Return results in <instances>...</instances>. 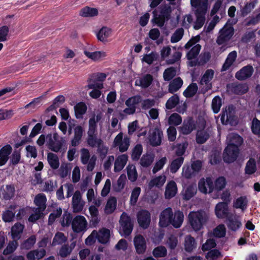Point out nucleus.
Returning <instances> with one entry per match:
<instances>
[{
	"mask_svg": "<svg viewBox=\"0 0 260 260\" xmlns=\"http://www.w3.org/2000/svg\"><path fill=\"white\" fill-rule=\"evenodd\" d=\"M12 151V148L9 144L5 145L0 149V166L6 164Z\"/></svg>",
	"mask_w": 260,
	"mask_h": 260,
	"instance_id": "20",
	"label": "nucleus"
},
{
	"mask_svg": "<svg viewBox=\"0 0 260 260\" xmlns=\"http://www.w3.org/2000/svg\"><path fill=\"white\" fill-rule=\"evenodd\" d=\"M190 4L193 8L196 17L193 28L198 30L200 29L205 22L206 15L208 10V0H190Z\"/></svg>",
	"mask_w": 260,
	"mask_h": 260,
	"instance_id": "1",
	"label": "nucleus"
},
{
	"mask_svg": "<svg viewBox=\"0 0 260 260\" xmlns=\"http://www.w3.org/2000/svg\"><path fill=\"white\" fill-rule=\"evenodd\" d=\"M36 242V237L35 235H32L28 239L24 240L21 244V248L22 249L28 250L31 249Z\"/></svg>",
	"mask_w": 260,
	"mask_h": 260,
	"instance_id": "44",
	"label": "nucleus"
},
{
	"mask_svg": "<svg viewBox=\"0 0 260 260\" xmlns=\"http://www.w3.org/2000/svg\"><path fill=\"white\" fill-rule=\"evenodd\" d=\"M153 76L149 74H146L140 80V86L142 88L148 87L152 83Z\"/></svg>",
	"mask_w": 260,
	"mask_h": 260,
	"instance_id": "54",
	"label": "nucleus"
},
{
	"mask_svg": "<svg viewBox=\"0 0 260 260\" xmlns=\"http://www.w3.org/2000/svg\"><path fill=\"white\" fill-rule=\"evenodd\" d=\"M84 54L89 58L94 61L99 60L106 56V53L104 51H95L89 52L87 50H84Z\"/></svg>",
	"mask_w": 260,
	"mask_h": 260,
	"instance_id": "42",
	"label": "nucleus"
},
{
	"mask_svg": "<svg viewBox=\"0 0 260 260\" xmlns=\"http://www.w3.org/2000/svg\"><path fill=\"white\" fill-rule=\"evenodd\" d=\"M76 117L77 119L82 118L83 115L87 111V106L83 102H80L74 107Z\"/></svg>",
	"mask_w": 260,
	"mask_h": 260,
	"instance_id": "30",
	"label": "nucleus"
},
{
	"mask_svg": "<svg viewBox=\"0 0 260 260\" xmlns=\"http://www.w3.org/2000/svg\"><path fill=\"white\" fill-rule=\"evenodd\" d=\"M256 2H252L245 4L244 7L241 9V16L245 17L254 8Z\"/></svg>",
	"mask_w": 260,
	"mask_h": 260,
	"instance_id": "60",
	"label": "nucleus"
},
{
	"mask_svg": "<svg viewBox=\"0 0 260 260\" xmlns=\"http://www.w3.org/2000/svg\"><path fill=\"white\" fill-rule=\"evenodd\" d=\"M21 159V153L20 151L18 150H15L12 153L10 158V166H15L18 165Z\"/></svg>",
	"mask_w": 260,
	"mask_h": 260,
	"instance_id": "52",
	"label": "nucleus"
},
{
	"mask_svg": "<svg viewBox=\"0 0 260 260\" xmlns=\"http://www.w3.org/2000/svg\"><path fill=\"white\" fill-rule=\"evenodd\" d=\"M222 105V100L221 98L218 96H215L212 100V109L213 112L215 114L218 113L220 110L221 106Z\"/></svg>",
	"mask_w": 260,
	"mask_h": 260,
	"instance_id": "48",
	"label": "nucleus"
},
{
	"mask_svg": "<svg viewBox=\"0 0 260 260\" xmlns=\"http://www.w3.org/2000/svg\"><path fill=\"white\" fill-rule=\"evenodd\" d=\"M229 138V142L227 146H233L239 148L243 142L242 137L237 134L230 135Z\"/></svg>",
	"mask_w": 260,
	"mask_h": 260,
	"instance_id": "33",
	"label": "nucleus"
},
{
	"mask_svg": "<svg viewBox=\"0 0 260 260\" xmlns=\"http://www.w3.org/2000/svg\"><path fill=\"white\" fill-rule=\"evenodd\" d=\"M226 225L228 228L233 232H236L242 226V223L238 217L234 216L232 214L227 217Z\"/></svg>",
	"mask_w": 260,
	"mask_h": 260,
	"instance_id": "16",
	"label": "nucleus"
},
{
	"mask_svg": "<svg viewBox=\"0 0 260 260\" xmlns=\"http://www.w3.org/2000/svg\"><path fill=\"white\" fill-rule=\"evenodd\" d=\"M239 148L233 146H226L222 153V158L224 162L231 164L234 162L238 158Z\"/></svg>",
	"mask_w": 260,
	"mask_h": 260,
	"instance_id": "6",
	"label": "nucleus"
},
{
	"mask_svg": "<svg viewBox=\"0 0 260 260\" xmlns=\"http://www.w3.org/2000/svg\"><path fill=\"white\" fill-rule=\"evenodd\" d=\"M137 221L139 226L147 229L151 222V214L147 210H141L137 213Z\"/></svg>",
	"mask_w": 260,
	"mask_h": 260,
	"instance_id": "10",
	"label": "nucleus"
},
{
	"mask_svg": "<svg viewBox=\"0 0 260 260\" xmlns=\"http://www.w3.org/2000/svg\"><path fill=\"white\" fill-rule=\"evenodd\" d=\"M182 122V118L180 115L176 113H173L170 115L168 119V123L170 125H178Z\"/></svg>",
	"mask_w": 260,
	"mask_h": 260,
	"instance_id": "59",
	"label": "nucleus"
},
{
	"mask_svg": "<svg viewBox=\"0 0 260 260\" xmlns=\"http://www.w3.org/2000/svg\"><path fill=\"white\" fill-rule=\"evenodd\" d=\"M248 201L246 196L238 198L234 203V207L236 209H241L242 211L246 209Z\"/></svg>",
	"mask_w": 260,
	"mask_h": 260,
	"instance_id": "34",
	"label": "nucleus"
},
{
	"mask_svg": "<svg viewBox=\"0 0 260 260\" xmlns=\"http://www.w3.org/2000/svg\"><path fill=\"white\" fill-rule=\"evenodd\" d=\"M143 151V147L141 144H137L133 149L131 158L134 161L139 159Z\"/></svg>",
	"mask_w": 260,
	"mask_h": 260,
	"instance_id": "51",
	"label": "nucleus"
},
{
	"mask_svg": "<svg viewBox=\"0 0 260 260\" xmlns=\"http://www.w3.org/2000/svg\"><path fill=\"white\" fill-rule=\"evenodd\" d=\"M209 138V134L205 131H198L196 135V142L198 144H203Z\"/></svg>",
	"mask_w": 260,
	"mask_h": 260,
	"instance_id": "47",
	"label": "nucleus"
},
{
	"mask_svg": "<svg viewBox=\"0 0 260 260\" xmlns=\"http://www.w3.org/2000/svg\"><path fill=\"white\" fill-rule=\"evenodd\" d=\"M166 180V177L165 176L160 175L152 179L150 182V185L151 186L161 187L164 184Z\"/></svg>",
	"mask_w": 260,
	"mask_h": 260,
	"instance_id": "62",
	"label": "nucleus"
},
{
	"mask_svg": "<svg viewBox=\"0 0 260 260\" xmlns=\"http://www.w3.org/2000/svg\"><path fill=\"white\" fill-rule=\"evenodd\" d=\"M15 187L13 184L6 185L4 188L3 186L0 189V193L5 200H10L14 197Z\"/></svg>",
	"mask_w": 260,
	"mask_h": 260,
	"instance_id": "19",
	"label": "nucleus"
},
{
	"mask_svg": "<svg viewBox=\"0 0 260 260\" xmlns=\"http://www.w3.org/2000/svg\"><path fill=\"white\" fill-rule=\"evenodd\" d=\"M188 220L190 225L195 231H200L207 221L204 213L201 211L189 213Z\"/></svg>",
	"mask_w": 260,
	"mask_h": 260,
	"instance_id": "3",
	"label": "nucleus"
},
{
	"mask_svg": "<svg viewBox=\"0 0 260 260\" xmlns=\"http://www.w3.org/2000/svg\"><path fill=\"white\" fill-rule=\"evenodd\" d=\"M87 222L85 218L82 215H77L72 222V228L76 233H84L86 231Z\"/></svg>",
	"mask_w": 260,
	"mask_h": 260,
	"instance_id": "7",
	"label": "nucleus"
},
{
	"mask_svg": "<svg viewBox=\"0 0 260 260\" xmlns=\"http://www.w3.org/2000/svg\"><path fill=\"white\" fill-rule=\"evenodd\" d=\"M235 108L233 105H229L227 109L226 108L225 110L223 109L220 114L221 123H223L224 119L225 117H228L231 115H235Z\"/></svg>",
	"mask_w": 260,
	"mask_h": 260,
	"instance_id": "41",
	"label": "nucleus"
},
{
	"mask_svg": "<svg viewBox=\"0 0 260 260\" xmlns=\"http://www.w3.org/2000/svg\"><path fill=\"white\" fill-rule=\"evenodd\" d=\"M198 87L196 83H191L183 91V95L187 98L193 97L197 92Z\"/></svg>",
	"mask_w": 260,
	"mask_h": 260,
	"instance_id": "37",
	"label": "nucleus"
},
{
	"mask_svg": "<svg viewBox=\"0 0 260 260\" xmlns=\"http://www.w3.org/2000/svg\"><path fill=\"white\" fill-rule=\"evenodd\" d=\"M251 129L253 134L260 136V120L256 117L252 121Z\"/></svg>",
	"mask_w": 260,
	"mask_h": 260,
	"instance_id": "64",
	"label": "nucleus"
},
{
	"mask_svg": "<svg viewBox=\"0 0 260 260\" xmlns=\"http://www.w3.org/2000/svg\"><path fill=\"white\" fill-rule=\"evenodd\" d=\"M47 160L50 167L54 170L57 169L59 166V160L56 154L49 152L47 154Z\"/></svg>",
	"mask_w": 260,
	"mask_h": 260,
	"instance_id": "36",
	"label": "nucleus"
},
{
	"mask_svg": "<svg viewBox=\"0 0 260 260\" xmlns=\"http://www.w3.org/2000/svg\"><path fill=\"white\" fill-rule=\"evenodd\" d=\"M234 32V27L226 23L219 31V36L217 38L216 43L220 45L226 43L232 39Z\"/></svg>",
	"mask_w": 260,
	"mask_h": 260,
	"instance_id": "5",
	"label": "nucleus"
},
{
	"mask_svg": "<svg viewBox=\"0 0 260 260\" xmlns=\"http://www.w3.org/2000/svg\"><path fill=\"white\" fill-rule=\"evenodd\" d=\"M117 200L115 197H110L107 201L105 207V212L107 214L112 213L115 210Z\"/></svg>",
	"mask_w": 260,
	"mask_h": 260,
	"instance_id": "28",
	"label": "nucleus"
},
{
	"mask_svg": "<svg viewBox=\"0 0 260 260\" xmlns=\"http://www.w3.org/2000/svg\"><path fill=\"white\" fill-rule=\"evenodd\" d=\"M47 147L51 151L58 152L60 151L62 147L65 143V140L63 138H60L59 140L54 141L52 137L51 134H48L46 135Z\"/></svg>",
	"mask_w": 260,
	"mask_h": 260,
	"instance_id": "9",
	"label": "nucleus"
},
{
	"mask_svg": "<svg viewBox=\"0 0 260 260\" xmlns=\"http://www.w3.org/2000/svg\"><path fill=\"white\" fill-rule=\"evenodd\" d=\"M154 160V156L151 154L143 155L140 159V165L144 168L149 167Z\"/></svg>",
	"mask_w": 260,
	"mask_h": 260,
	"instance_id": "53",
	"label": "nucleus"
},
{
	"mask_svg": "<svg viewBox=\"0 0 260 260\" xmlns=\"http://www.w3.org/2000/svg\"><path fill=\"white\" fill-rule=\"evenodd\" d=\"M24 229V225L19 222L16 223L11 229V236L13 240L20 239Z\"/></svg>",
	"mask_w": 260,
	"mask_h": 260,
	"instance_id": "21",
	"label": "nucleus"
},
{
	"mask_svg": "<svg viewBox=\"0 0 260 260\" xmlns=\"http://www.w3.org/2000/svg\"><path fill=\"white\" fill-rule=\"evenodd\" d=\"M183 81L180 77L173 79L169 85L168 91L171 93L177 91L182 86Z\"/></svg>",
	"mask_w": 260,
	"mask_h": 260,
	"instance_id": "26",
	"label": "nucleus"
},
{
	"mask_svg": "<svg viewBox=\"0 0 260 260\" xmlns=\"http://www.w3.org/2000/svg\"><path fill=\"white\" fill-rule=\"evenodd\" d=\"M84 130L81 125H77L74 128V136L71 140V145L76 147L81 142Z\"/></svg>",
	"mask_w": 260,
	"mask_h": 260,
	"instance_id": "18",
	"label": "nucleus"
},
{
	"mask_svg": "<svg viewBox=\"0 0 260 260\" xmlns=\"http://www.w3.org/2000/svg\"><path fill=\"white\" fill-rule=\"evenodd\" d=\"M184 35V29L182 28L177 29L171 38L172 43H176L179 41Z\"/></svg>",
	"mask_w": 260,
	"mask_h": 260,
	"instance_id": "61",
	"label": "nucleus"
},
{
	"mask_svg": "<svg viewBox=\"0 0 260 260\" xmlns=\"http://www.w3.org/2000/svg\"><path fill=\"white\" fill-rule=\"evenodd\" d=\"M120 234L125 237L129 236L134 229V222L131 217L126 213L123 212L119 221Z\"/></svg>",
	"mask_w": 260,
	"mask_h": 260,
	"instance_id": "4",
	"label": "nucleus"
},
{
	"mask_svg": "<svg viewBox=\"0 0 260 260\" xmlns=\"http://www.w3.org/2000/svg\"><path fill=\"white\" fill-rule=\"evenodd\" d=\"M98 13L96 8L86 6L80 10L79 15L83 17H91L97 16Z\"/></svg>",
	"mask_w": 260,
	"mask_h": 260,
	"instance_id": "27",
	"label": "nucleus"
},
{
	"mask_svg": "<svg viewBox=\"0 0 260 260\" xmlns=\"http://www.w3.org/2000/svg\"><path fill=\"white\" fill-rule=\"evenodd\" d=\"M215 213L218 218H226L230 215L228 203L226 202L218 203L215 206Z\"/></svg>",
	"mask_w": 260,
	"mask_h": 260,
	"instance_id": "15",
	"label": "nucleus"
},
{
	"mask_svg": "<svg viewBox=\"0 0 260 260\" xmlns=\"http://www.w3.org/2000/svg\"><path fill=\"white\" fill-rule=\"evenodd\" d=\"M162 135V131L158 127L150 131L148 137L150 144L153 147L160 145L161 143Z\"/></svg>",
	"mask_w": 260,
	"mask_h": 260,
	"instance_id": "11",
	"label": "nucleus"
},
{
	"mask_svg": "<svg viewBox=\"0 0 260 260\" xmlns=\"http://www.w3.org/2000/svg\"><path fill=\"white\" fill-rule=\"evenodd\" d=\"M159 9V14H158L157 10L156 9L153 11L151 22L161 28L164 26L165 22L170 19L172 8L169 5H161Z\"/></svg>",
	"mask_w": 260,
	"mask_h": 260,
	"instance_id": "2",
	"label": "nucleus"
},
{
	"mask_svg": "<svg viewBox=\"0 0 260 260\" xmlns=\"http://www.w3.org/2000/svg\"><path fill=\"white\" fill-rule=\"evenodd\" d=\"M134 244L138 254H141L145 253L147 248L146 242L142 235H138L135 237Z\"/></svg>",
	"mask_w": 260,
	"mask_h": 260,
	"instance_id": "13",
	"label": "nucleus"
},
{
	"mask_svg": "<svg viewBox=\"0 0 260 260\" xmlns=\"http://www.w3.org/2000/svg\"><path fill=\"white\" fill-rule=\"evenodd\" d=\"M152 253L155 257H163L167 255V251L165 247L159 246L153 249Z\"/></svg>",
	"mask_w": 260,
	"mask_h": 260,
	"instance_id": "57",
	"label": "nucleus"
},
{
	"mask_svg": "<svg viewBox=\"0 0 260 260\" xmlns=\"http://www.w3.org/2000/svg\"><path fill=\"white\" fill-rule=\"evenodd\" d=\"M111 33L110 28L107 27H103L97 34V38L99 40L103 42L107 41V38L110 37Z\"/></svg>",
	"mask_w": 260,
	"mask_h": 260,
	"instance_id": "40",
	"label": "nucleus"
},
{
	"mask_svg": "<svg viewBox=\"0 0 260 260\" xmlns=\"http://www.w3.org/2000/svg\"><path fill=\"white\" fill-rule=\"evenodd\" d=\"M142 101V98L140 95H136L129 98L125 101V105L127 107H136V105L141 103Z\"/></svg>",
	"mask_w": 260,
	"mask_h": 260,
	"instance_id": "46",
	"label": "nucleus"
},
{
	"mask_svg": "<svg viewBox=\"0 0 260 260\" xmlns=\"http://www.w3.org/2000/svg\"><path fill=\"white\" fill-rule=\"evenodd\" d=\"M110 237V230L104 228L100 231L99 234L97 236V238L100 243L102 244H106L109 241Z\"/></svg>",
	"mask_w": 260,
	"mask_h": 260,
	"instance_id": "35",
	"label": "nucleus"
},
{
	"mask_svg": "<svg viewBox=\"0 0 260 260\" xmlns=\"http://www.w3.org/2000/svg\"><path fill=\"white\" fill-rule=\"evenodd\" d=\"M183 220L184 215L183 212L178 210L175 211L174 214L172 216L171 225L176 229L179 228L181 226Z\"/></svg>",
	"mask_w": 260,
	"mask_h": 260,
	"instance_id": "23",
	"label": "nucleus"
},
{
	"mask_svg": "<svg viewBox=\"0 0 260 260\" xmlns=\"http://www.w3.org/2000/svg\"><path fill=\"white\" fill-rule=\"evenodd\" d=\"M159 57L158 54L155 51H152L149 54H145L142 60L148 64H151L154 61L157 60Z\"/></svg>",
	"mask_w": 260,
	"mask_h": 260,
	"instance_id": "49",
	"label": "nucleus"
},
{
	"mask_svg": "<svg viewBox=\"0 0 260 260\" xmlns=\"http://www.w3.org/2000/svg\"><path fill=\"white\" fill-rule=\"evenodd\" d=\"M18 243L16 240H13L10 241L6 248L3 251V254L4 255H9L12 253L17 248Z\"/></svg>",
	"mask_w": 260,
	"mask_h": 260,
	"instance_id": "55",
	"label": "nucleus"
},
{
	"mask_svg": "<svg viewBox=\"0 0 260 260\" xmlns=\"http://www.w3.org/2000/svg\"><path fill=\"white\" fill-rule=\"evenodd\" d=\"M126 169L128 179L131 182L136 181L138 178V174L135 166L129 165L127 166Z\"/></svg>",
	"mask_w": 260,
	"mask_h": 260,
	"instance_id": "43",
	"label": "nucleus"
},
{
	"mask_svg": "<svg viewBox=\"0 0 260 260\" xmlns=\"http://www.w3.org/2000/svg\"><path fill=\"white\" fill-rule=\"evenodd\" d=\"M256 166L255 160L254 158H250L246 162L245 168V174L247 175H252L256 171Z\"/></svg>",
	"mask_w": 260,
	"mask_h": 260,
	"instance_id": "38",
	"label": "nucleus"
},
{
	"mask_svg": "<svg viewBox=\"0 0 260 260\" xmlns=\"http://www.w3.org/2000/svg\"><path fill=\"white\" fill-rule=\"evenodd\" d=\"M184 157H179L173 159L171 162L169 168L172 173H176L184 162Z\"/></svg>",
	"mask_w": 260,
	"mask_h": 260,
	"instance_id": "31",
	"label": "nucleus"
},
{
	"mask_svg": "<svg viewBox=\"0 0 260 260\" xmlns=\"http://www.w3.org/2000/svg\"><path fill=\"white\" fill-rule=\"evenodd\" d=\"M196 128V123L191 117H189L185 119L183 124L179 127V131L183 135H188Z\"/></svg>",
	"mask_w": 260,
	"mask_h": 260,
	"instance_id": "12",
	"label": "nucleus"
},
{
	"mask_svg": "<svg viewBox=\"0 0 260 260\" xmlns=\"http://www.w3.org/2000/svg\"><path fill=\"white\" fill-rule=\"evenodd\" d=\"M233 92L236 94L242 95L248 91V87L246 84H233L232 85Z\"/></svg>",
	"mask_w": 260,
	"mask_h": 260,
	"instance_id": "32",
	"label": "nucleus"
},
{
	"mask_svg": "<svg viewBox=\"0 0 260 260\" xmlns=\"http://www.w3.org/2000/svg\"><path fill=\"white\" fill-rule=\"evenodd\" d=\"M253 71V68L252 66L247 65L236 73L235 77L240 81L245 80L252 76Z\"/></svg>",
	"mask_w": 260,
	"mask_h": 260,
	"instance_id": "14",
	"label": "nucleus"
},
{
	"mask_svg": "<svg viewBox=\"0 0 260 260\" xmlns=\"http://www.w3.org/2000/svg\"><path fill=\"white\" fill-rule=\"evenodd\" d=\"M128 156L126 154H122L117 157L114 162V172H118L121 171L126 164Z\"/></svg>",
	"mask_w": 260,
	"mask_h": 260,
	"instance_id": "22",
	"label": "nucleus"
},
{
	"mask_svg": "<svg viewBox=\"0 0 260 260\" xmlns=\"http://www.w3.org/2000/svg\"><path fill=\"white\" fill-rule=\"evenodd\" d=\"M177 186L174 180L169 181L166 186L165 197L166 199H170L174 197L177 193Z\"/></svg>",
	"mask_w": 260,
	"mask_h": 260,
	"instance_id": "17",
	"label": "nucleus"
},
{
	"mask_svg": "<svg viewBox=\"0 0 260 260\" xmlns=\"http://www.w3.org/2000/svg\"><path fill=\"white\" fill-rule=\"evenodd\" d=\"M176 74V70L174 67H170L166 69L164 73V79L166 81H169L172 80Z\"/></svg>",
	"mask_w": 260,
	"mask_h": 260,
	"instance_id": "50",
	"label": "nucleus"
},
{
	"mask_svg": "<svg viewBox=\"0 0 260 260\" xmlns=\"http://www.w3.org/2000/svg\"><path fill=\"white\" fill-rule=\"evenodd\" d=\"M87 143L88 145L92 147L95 148L96 146L101 145L103 140L98 137V134L87 135Z\"/></svg>",
	"mask_w": 260,
	"mask_h": 260,
	"instance_id": "29",
	"label": "nucleus"
},
{
	"mask_svg": "<svg viewBox=\"0 0 260 260\" xmlns=\"http://www.w3.org/2000/svg\"><path fill=\"white\" fill-rule=\"evenodd\" d=\"M184 249L187 252H191L197 247L195 239L191 235H187L184 240Z\"/></svg>",
	"mask_w": 260,
	"mask_h": 260,
	"instance_id": "25",
	"label": "nucleus"
},
{
	"mask_svg": "<svg viewBox=\"0 0 260 260\" xmlns=\"http://www.w3.org/2000/svg\"><path fill=\"white\" fill-rule=\"evenodd\" d=\"M173 215V213L171 208L168 207L164 209L159 215V226L164 228L170 225Z\"/></svg>",
	"mask_w": 260,
	"mask_h": 260,
	"instance_id": "8",
	"label": "nucleus"
},
{
	"mask_svg": "<svg viewBox=\"0 0 260 260\" xmlns=\"http://www.w3.org/2000/svg\"><path fill=\"white\" fill-rule=\"evenodd\" d=\"M46 201L47 198L44 194L39 193L37 194L34 200L35 205L38 206L36 209L43 211L46 207Z\"/></svg>",
	"mask_w": 260,
	"mask_h": 260,
	"instance_id": "24",
	"label": "nucleus"
},
{
	"mask_svg": "<svg viewBox=\"0 0 260 260\" xmlns=\"http://www.w3.org/2000/svg\"><path fill=\"white\" fill-rule=\"evenodd\" d=\"M67 241V238L62 232H57L52 241V245H61Z\"/></svg>",
	"mask_w": 260,
	"mask_h": 260,
	"instance_id": "56",
	"label": "nucleus"
},
{
	"mask_svg": "<svg viewBox=\"0 0 260 260\" xmlns=\"http://www.w3.org/2000/svg\"><path fill=\"white\" fill-rule=\"evenodd\" d=\"M226 183V180L224 177H219L215 181V190L219 191L223 189L225 187Z\"/></svg>",
	"mask_w": 260,
	"mask_h": 260,
	"instance_id": "63",
	"label": "nucleus"
},
{
	"mask_svg": "<svg viewBox=\"0 0 260 260\" xmlns=\"http://www.w3.org/2000/svg\"><path fill=\"white\" fill-rule=\"evenodd\" d=\"M72 245H73V247H70L68 245H63L61 247L59 251V254L61 257H66L71 254L75 244L73 243L71 244Z\"/></svg>",
	"mask_w": 260,
	"mask_h": 260,
	"instance_id": "58",
	"label": "nucleus"
},
{
	"mask_svg": "<svg viewBox=\"0 0 260 260\" xmlns=\"http://www.w3.org/2000/svg\"><path fill=\"white\" fill-rule=\"evenodd\" d=\"M201 40L200 35L193 37L184 46L185 49H189L192 47L191 49H201L202 46L200 44H197Z\"/></svg>",
	"mask_w": 260,
	"mask_h": 260,
	"instance_id": "39",
	"label": "nucleus"
},
{
	"mask_svg": "<svg viewBox=\"0 0 260 260\" xmlns=\"http://www.w3.org/2000/svg\"><path fill=\"white\" fill-rule=\"evenodd\" d=\"M179 102V98L177 94H174L170 97L166 103V108L171 110L175 108Z\"/></svg>",
	"mask_w": 260,
	"mask_h": 260,
	"instance_id": "45",
	"label": "nucleus"
}]
</instances>
